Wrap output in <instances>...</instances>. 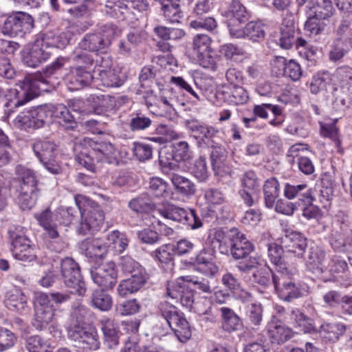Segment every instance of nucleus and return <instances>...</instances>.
I'll list each match as a JSON object with an SVG mask.
<instances>
[{"label":"nucleus","instance_id":"nucleus-1","mask_svg":"<svg viewBox=\"0 0 352 352\" xmlns=\"http://www.w3.org/2000/svg\"><path fill=\"white\" fill-rule=\"evenodd\" d=\"M83 148L76 156V162L90 170L96 172L100 162L118 164L119 151L110 142H96L91 138L83 139Z\"/></svg>","mask_w":352,"mask_h":352},{"label":"nucleus","instance_id":"nucleus-2","mask_svg":"<svg viewBox=\"0 0 352 352\" xmlns=\"http://www.w3.org/2000/svg\"><path fill=\"white\" fill-rule=\"evenodd\" d=\"M47 80L41 74H30L23 80L16 83L18 89H11L8 91V102L10 107H18L24 105L28 102L39 96L41 91H45Z\"/></svg>","mask_w":352,"mask_h":352},{"label":"nucleus","instance_id":"nucleus-3","mask_svg":"<svg viewBox=\"0 0 352 352\" xmlns=\"http://www.w3.org/2000/svg\"><path fill=\"white\" fill-rule=\"evenodd\" d=\"M74 200L81 216L78 232L87 234L98 230L104 220V214L100 206L82 195H76Z\"/></svg>","mask_w":352,"mask_h":352},{"label":"nucleus","instance_id":"nucleus-4","mask_svg":"<svg viewBox=\"0 0 352 352\" xmlns=\"http://www.w3.org/2000/svg\"><path fill=\"white\" fill-rule=\"evenodd\" d=\"M160 315L166 320L181 342L188 341L192 335L189 323L182 312L170 303L164 301L158 306Z\"/></svg>","mask_w":352,"mask_h":352},{"label":"nucleus","instance_id":"nucleus-5","mask_svg":"<svg viewBox=\"0 0 352 352\" xmlns=\"http://www.w3.org/2000/svg\"><path fill=\"white\" fill-rule=\"evenodd\" d=\"M157 212L164 218L186 225L192 230L203 226L200 217L193 209H185L168 201H163L158 206Z\"/></svg>","mask_w":352,"mask_h":352},{"label":"nucleus","instance_id":"nucleus-6","mask_svg":"<svg viewBox=\"0 0 352 352\" xmlns=\"http://www.w3.org/2000/svg\"><path fill=\"white\" fill-rule=\"evenodd\" d=\"M10 241V251L13 256L19 261L31 262L36 259L34 246L25 236L21 226H12L8 230Z\"/></svg>","mask_w":352,"mask_h":352},{"label":"nucleus","instance_id":"nucleus-7","mask_svg":"<svg viewBox=\"0 0 352 352\" xmlns=\"http://www.w3.org/2000/svg\"><path fill=\"white\" fill-rule=\"evenodd\" d=\"M32 148L34 155L46 170L54 175L62 173L60 166L56 162L57 145L47 138L34 140Z\"/></svg>","mask_w":352,"mask_h":352},{"label":"nucleus","instance_id":"nucleus-8","mask_svg":"<svg viewBox=\"0 0 352 352\" xmlns=\"http://www.w3.org/2000/svg\"><path fill=\"white\" fill-rule=\"evenodd\" d=\"M143 98L147 109L155 116H165L173 109L172 89L159 88L158 91L148 90Z\"/></svg>","mask_w":352,"mask_h":352},{"label":"nucleus","instance_id":"nucleus-9","mask_svg":"<svg viewBox=\"0 0 352 352\" xmlns=\"http://www.w3.org/2000/svg\"><path fill=\"white\" fill-rule=\"evenodd\" d=\"M228 244L232 257L236 260L245 259L253 251V244L247 239L245 234L233 228L220 241L219 249L222 253L227 252L228 248H224L222 243Z\"/></svg>","mask_w":352,"mask_h":352},{"label":"nucleus","instance_id":"nucleus-10","mask_svg":"<svg viewBox=\"0 0 352 352\" xmlns=\"http://www.w3.org/2000/svg\"><path fill=\"white\" fill-rule=\"evenodd\" d=\"M34 28L32 16L25 12H16L8 15L1 27V32L10 37H23Z\"/></svg>","mask_w":352,"mask_h":352},{"label":"nucleus","instance_id":"nucleus-11","mask_svg":"<svg viewBox=\"0 0 352 352\" xmlns=\"http://www.w3.org/2000/svg\"><path fill=\"white\" fill-rule=\"evenodd\" d=\"M50 104L36 107L27 112L20 113L16 118V123L24 129H39L52 122Z\"/></svg>","mask_w":352,"mask_h":352},{"label":"nucleus","instance_id":"nucleus-12","mask_svg":"<svg viewBox=\"0 0 352 352\" xmlns=\"http://www.w3.org/2000/svg\"><path fill=\"white\" fill-rule=\"evenodd\" d=\"M60 271L65 285L74 289L75 294L83 296L86 288L82 279L78 263L72 258L66 257L61 261Z\"/></svg>","mask_w":352,"mask_h":352},{"label":"nucleus","instance_id":"nucleus-13","mask_svg":"<svg viewBox=\"0 0 352 352\" xmlns=\"http://www.w3.org/2000/svg\"><path fill=\"white\" fill-rule=\"evenodd\" d=\"M68 338L85 349L97 350L100 348L99 336L96 328L83 325H69Z\"/></svg>","mask_w":352,"mask_h":352},{"label":"nucleus","instance_id":"nucleus-14","mask_svg":"<svg viewBox=\"0 0 352 352\" xmlns=\"http://www.w3.org/2000/svg\"><path fill=\"white\" fill-rule=\"evenodd\" d=\"M68 338L85 349L97 350L100 348L99 336L96 328L83 325H69Z\"/></svg>","mask_w":352,"mask_h":352},{"label":"nucleus","instance_id":"nucleus-15","mask_svg":"<svg viewBox=\"0 0 352 352\" xmlns=\"http://www.w3.org/2000/svg\"><path fill=\"white\" fill-rule=\"evenodd\" d=\"M34 303L35 314L33 325L37 329L41 330L52 321L56 309L50 303V296L45 293H36Z\"/></svg>","mask_w":352,"mask_h":352},{"label":"nucleus","instance_id":"nucleus-16","mask_svg":"<svg viewBox=\"0 0 352 352\" xmlns=\"http://www.w3.org/2000/svg\"><path fill=\"white\" fill-rule=\"evenodd\" d=\"M273 285L278 297L287 302H290L301 296L300 287L291 278V274L286 272L276 273L273 276Z\"/></svg>","mask_w":352,"mask_h":352},{"label":"nucleus","instance_id":"nucleus-17","mask_svg":"<svg viewBox=\"0 0 352 352\" xmlns=\"http://www.w3.org/2000/svg\"><path fill=\"white\" fill-rule=\"evenodd\" d=\"M187 126L199 140L200 147H210L221 142L219 130L213 126L201 124L196 120L188 122Z\"/></svg>","mask_w":352,"mask_h":352},{"label":"nucleus","instance_id":"nucleus-18","mask_svg":"<svg viewBox=\"0 0 352 352\" xmlns=\"http://www.w3.org/2000/svg\"><path fill=\"white\" fill-rule=\"evenodd\" d=\"M93 281L98 286L112 289L117 283V270L113 262L102 263L91 271Z\"/></svg>","mask_w":352,"mask_h":352},{"label":"nucleus","instance_id":"nucleus-19","mask_svg":"<svg viewBox=\"0 0 352 352\" xmlns=\"http://www.w3.org/2000/svg\"><path fill=\"white\" fill-rule=\"evenodd\" d=\"M94 78L90 70L85 69L82 65H77L66 75L65 80L69 89L73 91L89 86Z\"/></svg>","mask_w":352,"mask_h":352},{"label":"nucleus","instance_id":"nucleus-20","mask_svg":"<svg viewBox=\"0 0 352 352\" xmlns=\"http://www.w3.org/2000/svg\"><path fill=\"white\" fill-rule=\"evenodd\" d=\"M131 275L130 278L123 280L118 285V292L120 296L124 297L138 292L146 282V273L144 268L137 270Z\"/></svg>","mask_w":352,"mask_h":352},{"label":"nucleus","instance_id":"nucleus-21","mask_svg":"<svg viewBox=\"0 0 352 352\" xmlns=\"http://www.w3.org/2000/svg\"><path fill=\"white\" fill-rule=\"evenodd\" d=\"M267 333L271 342L278 344L284 343L292 337V329L274 316L267 323Z\"/></svg>","mask_w":352,"mask_h":352},{"label":"nucleus","instance_id":"nucleus-22","mask_svg":"<svg viewBox=\"0 0 352 352\" xmlns=\"http://www.w3.org/2000/svg\"><path fill=\"white\" fill-rule=\"evenodd\" d=\"M214 251L203 249L195 257L196 270L208 277H214L219 272V267L214 262Z\"/></svg>","mask_w":352,"mask_h":352},{"label":"nucleus","instance_id":"nucleus-23","mask_svg":"<svg viewBox=\"0 0 352 352\" xmlns=\"http://www.w3.org/2000/svg\"><path fill=\"white\" fill-rule=\"evenodd\" d=\"M250 293L242 291L239 295L241 300L245 304V316L249 322L254 326H259L263 318V307L260 303L252 302Z\"/></svg>","mask_w":352,"mask_h":352},{"label":"nucleus","instance_id":"nucleus-24","mask_svg":"<svg viewBox=\"0 0 352 352\" xmlns=\"http://www.w3.org/2000/svg\"><path fill=\"white\" fill-rule=\"evenodd\" d=\"M51 55V52L35 39L28 53L23 56V60L27 66L36 67L47 61Z\"/></svg>","mask_w":352,"mask_h":352},{"label":"nucleus","instance_id":"nucleus-25","mask_svg":"<svg viewBox=\"0 0 352 352\" xmlns=\"http://www.w3.org/2000/svg\"><path fill=\"white\" fill-rule=\"evenodd\" d=\"M166 296L175 300V302L179 301L183 307L192 311L195 302L194 294L192 291L185 289L179 285V283L168 284Z\"/></svg>","mask_w":352,"mask_h":352},{"label":"nucleus","instance_id":"nucleus-26","mask_svg":"<svg viewBox=\"0 0 352 352\" xmlns=\"http://www.w3.org/2000/svg\"><path fill=\"white\" fill-rule=\"evenodd\" d=\"M325 258L326 252L323 248L311 246L305 263L307 270L316 274H322L326 269Z\"/></svg>","mask_w":352,"mask_h":352},{"label":"nucleus","instance_id":"nucleus-27","mask_svg":"<svg viewBox=\"0 0 352 352\" xmlns=\"http://www.w3.org/2000/svg\"><path fill=\"white\" fill-rule=\"evenodd\" d=\"M34 217L50 238L58 237L57 212L53 213L49 208H46L41 212L35 213Z\"/></svg>","mask_w":352,"mask_h":352},{"label":"nucleus","instance_id":"nucleus-28","mask_svg":"<svg viewBox=\"0 0 352 352\" xmlns=\"http://www.w3.org/2000/svg\"><path fill=\"white\" fill-rule=\"evenodd\" d=\"M101 330L104 336V344L113 349L119 344V324L113 319L104 318L100 321Z\"/></svg>","mask_w":352,"mask_h":352},{"label":"nucleus","instance_id":"nucleus-29","mask_svg":"<svg viewBox=\"0 0 352 352\" xmlns=\"http://www.w3.org/2000/svg\"><path fill=\"white\" fill-rule=\"evenodd\" d=\"M82 254L89 258H102L107 252V245L98 238H87L80 243Z\"/></svg>","mask_w":352,"mask_h":352},{"label":"nucleus","instance_id":"nucleus-30","mask_svg":"<svg viewBox=\"0 0 352 352\" xmlns=\"http://www.w3.org/2000/svg\"><path fill=\"white\" fill-rule=\"evenodd\" d=\"M50 110L52 113V122H56L67 129H73L76 127L77 123L75 118L64 104H50Z\"/></svg>","mask_w":352,"mask_h":352},{"label":"nucleus","instance_id":"nucleus-31","mask_svg":"<svg viewBox=\"0 0 352 352\" xmlns=\"http://www.w3.org/2000/svg\"><path fill=\"white\" fill-rule=\"evenodd\" d=\"M6 307L20 314H26L30 311L27 296L19 289H13L8 293L5 300Z\"/></svg>","mask_w":352,"mask_h":352},{"label":"nucleus","instance_id":"nucleus-32","mask_svg":"<svg viewBox=\"0 0 352 352\" xmlns=\"http://www.w3.org/2000/svg\"><path fill=\"white\" fill-rule=\"evenodd\" d=\"M104 12L119 21L127 20L131 14L125 0H106Z\"/></svg>","mask_w":352,"mask_h":352},{"label":"nucleus","instance_id":"nucleus-33","mask_svg":"<svg viewBox=\"0 0 352 352\" xmlns=\"http://www.w3.org/2000/svg\"><path fill=\"white\" fill-rule=\"evenodd\" d=\"M284 196L289 200L298 197L299 199L307 203H311L314 201L311 189L307 188V185L304 184L298 185L285 184Z\"/></svg>","mask_w":352,"mask_h":352},{"label":"nucleus","instance_id":"nucleus-34","mask_svg":"<svg viewBox=\"0 0 352 352\" xmlns=\"http://www.w3.org/2000/svg\"><path fill=\"white\" fill-rule=\"evenodd\" d=\"M265 205L267 208H273L275 201L279 196L280 184L275 177H270L265 181L263 186Z\"/></svg>","mask_w":352,"mask_h":352},{"label":"nucleus","instance_id":"nucleus-35","mask_svg":"<svg viewBox=\"0 0 352 352\" xmlns=\"http://www.w3.org/2000/svg\"><path fill=\"white\" fill-rule=\"evenodd\" d=\"M179 1V0H162L161 10L164 18L170 23H179L184 16Z\"/></svg>","mask_w":352,"mask_h":352},{"label":"nucleus","instance_id":"nucleus-36","mask_svg":"<svg viewBox=\"0 0 352 352\" xmlns=\"http://www.w3.org/2000/svg\"><path fill=\"white\" fill-rule=\"evenodd\" d=\"M289 320L298 333H311L314 327L310 318L305 316L300 309H293L289 314Z\"/></svg>","mask_w":352,"mask_h":352},{"label":"nucleus","instance_id":"nucleus-37","mask_svg":"<svg viewBox=\"0 0 352 352\" xmlns=\"http://www.w3.org/2000/svg\"><path fill=\"white\" fill-rule=\"evenodd\" d=\"M16 174L21 182V189H25L26 188L31 191L38 190L37 178L35 172L32 169L18 165L16 167Z\"/></svg>","mask_w":352,"mask_h":352},{"label":"nucleus","instance_id":"nucleus-38","mask_svg":"<svg viewBox=\"0 0 352 352\" xmlns=\"http://www.w3.org/2000/svg\"><path fill=\"white\" fill-rule=\"evenodd\" d=\"M159 205L160 204L155 203L146 193L131 199L128 204L132 210L138 213L148 212L153 210L157 211Z\"/></svg>","mask_w":352,"mask_h":352},{"label":"nucleus","instance_id":"nucleus-39","mask_svg":"<svg viewBox=\"0 0 352 352\" xmlns=\"http://www.w3.org/2000/svg\"><path fill=\"white\" fill-rule=\"evenodd\" d=\"M107 250L111 249L116 253H122L128 247L129 240L124 233L118 230H113L109 233L106 237Z\"/></svg>","mask_w":352,"mask_h":352},{"label":"nucleus","instance_id":"nucleus-40","mask_svg":"<svg viewBox=\"0 0 352 352\" xmlns=\"http://www.w3.org/2000/svg\"><path fill=\"white\" fill-rule=\"evenodd\" d=\"M289 243L286 245L287 251L298 258H302L307 247V239L300 232H294L287 237Z\"/></svg>","mask_w":352,"mask_h":352},{"label":"nucleus","instance_id":"nucleus-41","mask_svg":"<svg viewBox=\"0 0 352 352\" xmlns=\"http://www.w3.org/2000/svg\"><path fill=\"white\" fill-rule=\"evenodd\" d=\"M101 67H100L96 69L94 73H97L98 76L96 79L100 80L104 87H117L123 84V80L115 69H101Z\"/></svg>","mask_w":352,"mask_h":352},{"label":"nucleus","instance_id":"nucleus-42","mask_svg":"<svg viewBox=\"0 0 352 352\" xmlns=\"http://www.w3.org/2000/svg\"><path fill=\"white\" fill-rule=\"evenodd\" d=\"M152 124V120L140 110L133 111L129 116L128 125L133 132L147 130Z\"/></svg>","mask_w":352,"mask_h":352},{"label":"nucleus","instance_id":"nucleus-43","mask_svg":"<svg viewBox=\"0 0 352 352\" xmlns=\"http://www.w3.org/2000/svg\"><path fill=\"white\" fill-rule=\"evenodd\" d=\"M221 314L222 328L228 332L236 331L241 325L240 318L230 308L222 307L220 308Z\"/></svg>","mask_w":352,"mask_h":352},{"label":"nucleus","instance_id":"nucleus-44","mask_svg":"<svg viewBox=\"0 0 352 352\" xmlns=\"http://www.w3.org/2000/svg\"><path fill=\"white\" fill-rule=\"evenodd\" d=\"M38 41L47 50L50 48H62L66 44L65 39L60 35L52 31L40 33L36 36Z\"/></svg>","mask_w":352,"mask_h":352},{"label":"nucleus","instance_id":"nucleus-45","mask_svg":"<svg viewBox=\"0 0 352 352\" xmlns=\"http://www.w3.org/2000/svg\"><path fill=\"white\" fill-rule=\"evenodd\" d=\"M295 28L293 21L285 20L280 27V34L279 37V45L283 49L288 50L295 43Z\"/></svg>","mask_w":352,"mask_h":352},{"label":"nucleus","instance_id":"nucleus-46","mask_svg":"<svg viewBox=\"0 0 352 352\" xmlns=\"http://www.w3.org/2000/svg\"><path fill=\"white\" fill-rule=\"evenodd\" d=\"M283 253V250L280 245L275 243H271L267 245L268 257L271 263L274 264L276 267V273L284 272L287 273L288 269L282 258Z\"/></svg>","mask_w":352,"mask_h":352},{"label":"nucleus","instance_id":"nucleus-47","mask_svg":"<svg viewBox=\"0 0 352 352\" xmlns=\"http://www.w3.org/2000/svg\"><path fill=\"white\" fill-rule=\"evenodd\" d=\"M171 182L176 190L181 195L186 197L194 195L196 192L195 184L188 178L177 174H173Z\"/></svg>","mask_w":352,"mask_h":352},{"label":"nucleus","instance_id":"nucleus-48","mask_svg":"<svg viewBox=\"0 0 352 352\" xmlns=\"http://www.w3.org/2000/svg\"><path fill=\"white\" fill-rule=\"evenodd\" d=\"M244 38H247L252 42H260L265 36V25L260 21L248 22L245 26Z\"/></svg>","mask_w":352,"mask_h":352},{"label":"nucleus","instance_id":"nucleus-49","mask_svg":"<svg viewBox=\"0 0 352 352\" xmlns=\"http://www.w3.org/2000/svg\"><path fill=\"white\" fill-rule=\"evenodd\" d=\"M224 14L227 19H233L241 21H248L250 18L246 8L239 0H232Z\"/></svg>","mask_w":352,"mask_h":352},{"label":"nucleus","instance_id":"nucleus-50","mask_svg":"<svg viewBox=\"0 0 352 352\" xmlns=\"http://www.w3.org/2000/svg\"><path fill=\"white\" fill-rule=\"evenodd\" d=\"M334 8L331 0H316L308 13L317 16L320 19H327L333 14Z\"/></svg>","mask_w":352,"mask_h":352},{"label":"nucleus","instance_id":"nucleus-51","mask_svg":"<svg viewBox=\"0 0 352 352\" xmlns=\"http://www.w3.org/2000/svg\"><path fill=\"white\" fill-rule=\"evenodd\" d=\"M105 289H96L91 296L92 305L102 311L109 310L112 307V298L105 291Z\"/></svg>","mask_w":352,"mask_h":352},{"label":"nucleus","instance_id":"nucleus-52","mask_svg":"<svg viewBox=\"0 0 352 352\" xmlns=\"http://www.w3.org/2000/svg\"><path fill=\"white\" fill-rule=\"evenodd\" d=\"M80 45L82 48L92 52H97L107 47L99 32L87 34L80 43Z\"/></svg>","mask_w":352,"mask_h":352},{"label":"nucleus","instance_id":"nucleus-53","mask_svg":"<svg viewBox=\"0 0 352 352\" xmlns=\"http://www.w3.org/2000/svg\"><path fill=\"white\" fill-rule=\"evenodd\" d=\"M211 38L205 34H197L192 41V56L204 54L211 50Z\"/></svg>","mask_w":352,"mask_h":352},{"label":"nucleus","instance_id":"nucleus-54","mask_svg":"<svg viewBox=\"0 0 352 352\" xmlns=\"http://www.w3.org/2000/svg\"><path fill=\"white\" fill-rule=\"evenodd\" d=\"M190 173L199 182H204L208 179L210 173L205 157L201 156L195 161Z\"/></svg>","mask_w":352,"mask_h":352},{"label":"nucleus","instance_id":"nucleus-55","mask_svg":"<svg viewBox=\"0 0 352 352\" xmlns=\"http://www.w3.org/2000/svg\"><path fill=\"white\" fill-rule=\"evenodd\" d=\"M38 198V190L21 189L18 197L19 204L23 210L32 209L36 204Z\"/></svg>","mask_w":352,"mask_h":352},{"label":"nucleus","instance_id":"nucleus-56","mask_svg":"<svg viewBox=\"0 0 352 352\" xmlns=\"http://www.w3.org/2000/svg\"><path fill=\"white\" fill-rule=\"evenodd\" d=\"M320 134L322 137L329 138L335 144L338 151H341V141L338 135V129L335 123H321Z\"/></svg>","mask_w":352,"mask_h":352},{"label":"nucleus","instance_id":"nucleus-57","mask_svg":"<svg viewBox=\"0 0 352 352\" xmlns=\"http://www.w3.org/2000/svg\"><path fill=\"white\" fill-rule=\"evenodd\" d=\"M275 274L276 272L261 269L252 274L250 281L253 285L257 284L263 287H267L272 284L273 285V276Z\"/></svg>","mask_w":352,"mask_h":352},{"label":"nucleus","instance_id":"nucleus-58","mask_svg":"<svg viewBox=\"0 0 352 352\" xmlns=\"http://www.w3.org/2000/svg\"><path fill=\"white\" fill-rule=\"evenodd\" d=\"M334 77L341 87L349 89L352 86V67L346 65L338 67Z\"/></svg>","mask_w":352,"mask_h":352},{"label":"nucleus","instance_id":"nucleus-59","mask_svg":"<svg viewBox=\"0 0 352 352\" xmlns=\"http://www.w3.org/2000/svg\"><path fill=\"white\" fill-rule=\"evenodd\" d=\"M241 189L256 190L259 187V179L256 173L252 170L244 172L239 178Z\"/></svg>","mask_w":352,"mask_h":352},{"label":"nucleus","instance_id":"nucleus-60","mask_svg":"<svg viewBox=\"0 0 352 352\" xmlns=\"http://www.w3.org/2000/svg\"><path fill=\"white\" fill-rule=\"evenodd\" d=\"M307 14L309 16L305 23V30L310 36H316L324 30L326 24L323 21L324 19H320L314 14Z\"/></svg>","mask_w":352,"mask_h":352},{"label":"nucleus","instance_id":"nucleus-61","mask_svg":"<svg viewBox=\"0 0 352 352\" xmlns=\"http://www.w3.org/2000/svg\"><path fill=\"white\" fill-rule=\"evenodd\" d=\"M174 248L175 245L170 244L162 245L153 253V256L162 264H168L173 261Z\"/></svg>","mask_w":352,"mask_h":352},{"label":"nucleus","instance_id":"nucleus-62","mask_svg":"<svg viewBox=\"0 0 352 352\" xmlns=\"http://www.w3.org/2000/svg\"><path fill=\"white\" fill-rule=\"evenodd\" d=\"M133 153L134 156L140 162H145L150 160L153 155L152 146L146 143L135 142L133 144Z\"/></svg>","mask_w":352,"mask_h":352},{"label":"nucleus","instance_id":"nucleus-63","mask_svg":"<svg viewBox=\"0 0 352 352\" xmlns=\"http://www.w3.org/2000/svg\"><path fill=\"white\" fill-rule=\"evenodd\" d=\"M322 330L327 333L325 336L329 340H338L346 330L345 325L342 323H327L321 326Z\"/></svg>","mask_w":352,"mask_h":352},{"label":"nucleus","instance_id":"nucleus-64","mask_svg":"<svg viewBox=\"0 0 352 352\" xmlns=\"http://www.w3.org/2000/svg\"><path fill=\"white\" fill-rule=\"evenodd\" d=\"M90 311L85 305L78 304L71 312L72 322L70 325H82L89 316Z\"/></svg>","mask_w":352,"mask_h":352}]
</instances>
